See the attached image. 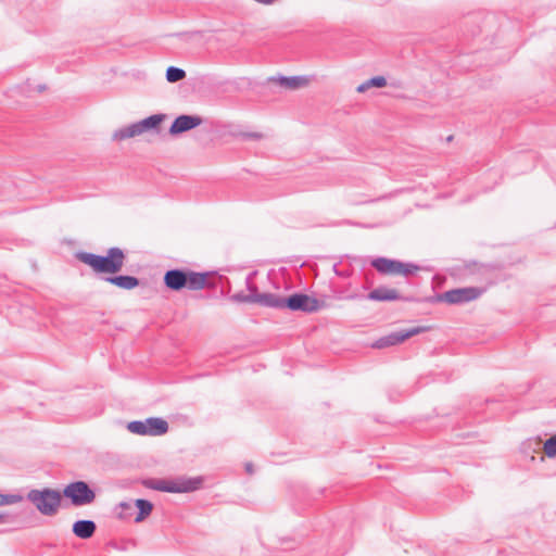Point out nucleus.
I'll use <instances>...</instances> for the list:
<instances>
[{"label": "nucleus", "mask_w": 556, "mask_h": 556, "mask_svg": "<svg viewBox=\"0 0 556 556\" xmlns=\"http://www.w3.org/2000/svg\"><path fill=\"white\" fill-rule=\"evenodd\" d=\"M76 258L88 265L96 274L106 275L121 271L125 265L126 255L121 248L114 247L105 255L89 252H77Z\"/></svg>", "instance_id": "1"}, {"label": "nucleus", "mask_w": 556, "mask_h": 556, "mask_svg": "<svg viewBox=\"0 0 556 556\" xmlns=\"http://www.w3.org/2000/svg\"><path fill=\"white\" fill-rule=\"evenodd\" d=\"M206 273H195L192 270L170 269L164 275L165 286L173 291H179L182 288L194 291L201 290L206 286Z\"/></svg>", "instance_id": "2"}, {"label": "nucleus", "mask_w": 556, "mask_h": 556, "mask_svg": "<svg viewBox=\"0 0 556 556\" xmlns=\"http://www.w3.org/2000/svg\"><path fill=\"white\" fill-rule=\"evenodd\" d=\"M27 500L45 516H54L61 505L62 495L58 490H30Z\"/></svg>", "instance_id": "3"}, {"label": "nucleus", "mask_w": 556, "mask_h": 556, "mask_svg": "<svg viewBox=\"0 0 556 556\" xmlns=\"http://www.w3.org/2000/svg\"><path fill=\"white\" fill-rule=\"evenodd\" d=\"M148 488L169 493H187L200 489L201 478L178 477L174 479L149 480L144 482Z\"/></svg>", "instance_id": "4"}, {"label": "nucleus", "mask_w": 556, "mask_h": 556, "mask_svg": "<svg viewBox=\"0 0 556 556\" xmlns=\"http://www.w3.org/2000/svg\"><path fill=\"white\" fill-rule=\"evenodd\" d=\"M371 266L382 275H401L408 277L419 270V266L413 263H403L397 260L377 257L371 261Z\"/></svg>", "instance_id": "5"}, {"label": "nucleus", "mask_w": 556, "mask_h": 556, "mask_svg": "<svg viewBox=\"0 0 556 556\" xmlns=\"http://www.w3.org/2000/svg\"><path fill=\"white\" fill-rule=\"evenodd\" d=\"M63 495L70 498L74 506L91 504L96 498V493L85 481H75L67 484L63 490Z\"/></svg>", "instance_id": "6"}, {"label": "nucleus", "mask_w": 556, "mask_h": 556, "mask_svg": "<svg viewBox=\"0 0 556 556\" xmlns=\"http://www.w3.org/2000/svg\"><path fill=\"white\" fill-rule=\"evenodd\" d=\"M324 306V303L317 299L304 293H294L285 301V307L290 311H300L303 313H315Z\"/></svg>", "instance_id": "7"}, {"label": "nucleus", "mask_w": 556, "mask_h": 556, "mask_svg": "<svg viewBox=\"0 0 556 556\" xmlns=\"http://www.w3.org/2000/svg\"><path fill=\"white\" fill-rule=\"evenodd\" d=\"M482 293L483 289L477 287L457 288L442 293L439 300L448 304H463L478 299Z\"/></svg>", "instance_id": "8"}, {"label": "nucleus", "mask_w": 556, "mask_h": 556, "mask_svg": "<svg viewBox=\"0 0 556 556\" xmlns=\"http://www.w3.org/2000/svg\"><path fill=\"white\" fill-rule=\"evenodd\" d=\"M426 330H427V327L419 326V327L410 328L408 330H401V331L392 332V333L377 340L374 343V348L383 349L387 346L396 345V344H400V343L404 342L405 340H407L416 334H419Z\"/></svg>", "instance_id": "9"}, {"label": "nucleus", "mask_w": 556, "mask_h": 556, "mask_svg": "<svg viewBox=\"0 0 556 556\" xmlns=\"http://www.w3.org/2000/svg\"><path fill=\"white\" fill-rule=\"evenodd\" d=\"M202 123L203 119L198 115H179L169 127V134L177 136L200 126Z\"/></svg>", "instance_id": "10"}, {"label": "nucleus", "mask_w": 556, "mask_h": 556, "mask_svg": "<svg viewBox=\"0 0 556 556\" xmlns=\"http://www.w3.org/2000/svg\"><path fill=\"white\" fill-rule=\"evenodd\" d=\"M367 298L371 301L390 302L402 300L403 298L396 289L379 287L370 291Z\"/></svg>", "instance_id": "11"}, {"label": "nucleus", "mask_w": 556, "mask_h": 556, "mask_svg": "<svg viewBox=\"0 0 556 556\" xmlns=\"http://www.w3.org/2000/svg\"><path fill=\"white\" fill-rule=\"evenodd\" d=\"M286 298L274 293H258L255 287L254 303L261 304L266 307L283 308Z\"/></svg>", "instance_id": "12"}, {"label": "nucleus", "mask_w": 556, "mask_h": 556, "mask_svg": "<svg viewBox=\"0 0 556 556\" xmlns=\"http://www.w3.org/2000/svg\"><path fill=\"white\" fill-rule=\"evenodd\" d=\"M101 279L123 290H132L140 283L139 279L134 276H103Z\"/></svg>", "instance_id": "13"}, {"label": "nucleus", "mask_w": 556, "mask_h": 556, "mask_svg": "<svg viewBox=\"0 0 556 556\" xmlns=\"http://www.w3.org/2000/svg\"><path fill=\"white\" fill-rule=\"evenodd\" d=\"M147 435L159 437L168 431V422L163 418L150 417L146 419Z\"/></svg>", "instance_id": "14"}, {"label": "nucleus", "mask_w": 556, "mask_h": 556, "mask_svg": "<svg viewBox=\"0 0 556 556\" xmlns=\"http://www.w3.org/2000/svg\"><path fill=\"white\" fill-rule=\"evenodd\" d=\"M97 526L92 520H78L73 525V533L79 539H90L96 532Z\"/></svg>", "instance_id": "15"}, {"label": "nucleus", "mask_w": 556, "mask_h": 556, "mask_svg": "<svg viewBox=\"0 0 556 556\" xmlns=\"http://www.w3.org/2000/svg\"><path fill=\"white\" fill-rule=\"evenodd\" d=\"M255 273H252L250 274L248 277H247V288L248 290L250 291L249 294H245L244 292H237L235 294H232L230 296V300L232 302H238V303H254V298H255V285H253V277H254Z\"/></svg>", "instance_id": "16"}, {"label": "nucleus", "mask_w": 556, "mask_h": 556, "mask_svg": "<svg viewBox=\"0 0 556 556\" xmlns=\"http://www.w3.org/2000/svg\"><path fill=\"white\" fill-rule=\"evenodd\" d=\"M142 135L139 123H134L128 126H125L121 129H117L113 134V139L121 141L129 138H134L136 136Z\"/></svg>", "instance_id": "17"}, {"label": "nucleus", "mask_w": 556, "mask_h": 556, "mask_svg": "<svg viewBox=\"0 0 556 556\" xmlns=\"http://www.w3.org/2000/svg\"><path fill=\"white\" fill-rule=\"evenodd\" d=\"M279 83L282 87L294 90V89L307 86L309 80L305 76H292V77H281L279 79Z\"/></svg>", "instance_id": "18"}, {"label": "nucleus", "mask_w": 556, "mask_h": 556, "mask_svg": "<svg viewBox=\"0 0 556 556\" xmlns=\"http://www.w3.org/2000/svg\"><path fill=\"white\" fill-rule=\"evenodd\" d=\"M166 118L165 114H154L147 118L139 121L141 132H147L151 129L157 128L159 125Z\"/></svg>", "instance_id": "19"}, {"label": "nucleus", "mask_w": 556, "mask_h": 556, "mask_svg": "<svg viewBox=\"0 0 556 556\" xmlns=\"http://www.w3.org/2000/svg\"><path fill=\"white\" fill-rule=\"evenodd\" d=\"M135 506L139 509V513H138L137 517L135 518L136 522L143 521L152 513V509H153L152 503L150 501L143 500V498L136 500Z\"/></svg>", "instance_id": "20"}, {"label": "nucleus", "mask_w": 556, "mask_h": 556, "mask_svg": "<svg viewBox=\"0 0 556 556\" xmlns=\"http://www.w3.org/2000/svg\"><path fill=\"white\" fill-rule=\"evenodd\" d=\"M186 77V72L182 68L169 66L166 71V79L169 83H177Z\"/></svg>", "instance_id": "21"}, {"label": "nucleus", "mask_w": 556, "mask_h": 556, "mask_svg": "<svg viewBox=\"0 0 556 556\" xmlns=\"http://www.w3.org/2000/svg\"><path fill=\"white\" fill-rule=\"evenodd\" d=\"M127 430L139 435H147L146 420H134L127 424Z\"/></svg>", "instance_id": "22"}, {"label": "nucleus", "mask_w": 556, "mask_h": 556, "mask_svg": "<svg viewBox=\"0 0 556 556\" xmlns=\"http://www.w3.org/2000/svg\"><path fill=\"white\" fill-rule=\"evenodd\" d=\"M543 451L549 458L556 456V433L544 442Z\"/></svg>", "instance_id": "23"}, {"label": "nucleus", "mask_w": 556, "mask_h": 556, "mask_svg": "<svg viewBox=\"0 0 556 556\" xmlns=\"http://www.w3.org/2000/svg\"><path fill=\"white\" fill-rule=\"evenodd\" d=\"M22 501V496L14 494H0V506L15 504Z\"/></svg>", "instance_id": "24"}, {"label": "nucleus", "mask_w": 556, "mask_h": 556, "mask_svg": "<svg viewBox=\"0 0 556 556\" xmlns=\"http://www.w3.org/2000/svg\"><path fill=\"white\" fill-rule=\"evenodd\" d=\"M369 88L377 87L382 88L387 85V79L383 76H376L367 80Z\"/></svg>", "instance_id": "25"}, {"label": "nucleus", "mask_w": 556, "mask_h": 556, "mask_svg": "<svg viewBox=\"0 0 556 556\" xmlns=\"http://www.w3.org/2000/svg\"><path fill=\"white\" fill-rule=\"evenodd\" d=\"M369 89V85H368V81H364L363 84H361L358 87H357V91L358 92H365L366 90Z\"/></svg>", "instance_id": "26"}, {"label": "nucleus", "mask_w": 556, "mask_h": 556, "mask_svg": "<svg viewBox=\"0 0 556 556\" xmlns=\"http://www.w3.org/2000/svg\"><path fill=\"white\" fill-rule=\"evenodd\" d=\"M119 507L123 509V510H130L132 508V505L130 503H126V502H122L119 504Z\"/></svg>", "instance_id": "27"}, {"label": "nucleus", "mask_w": 556, "mask_h": 556, "mask_svg": "<svg viewBox=\"0 0 556 556\" xmlns=\"http://www.w3.org/2000/svg\"><path fill=\"white\" fill-rule=\"evenodd\" d=\"M256 2L258 3H262V4H273L276 0H255Z\"/></svg>", "instance_id": "28"}, {"label": "nucleus", "mask_w": 556, "mask_h": 556, "mask_svg": "<svg viewBox=\"0 0 556 556\" xmlns=\"http://www.w3.org/2000/svg\"><path fill=\"white\" fill-rule=\"evenodd\" d=\"M245 469L249 473H252L253 472V468H252V464H247L245 465Z\"/></svg>", "instance_id": "29"}, {"label": "nucleus", "mask_w": 556, "mask_h": 556, "mask_svg": "<svg viewBox=\"0 0 556 556\" xmlns=\"http://www.w3.org/2000/svg\"><path fill=\"white\" fill-rule=\"evenodd\" d=\"M249 137L254 138V139H260L262 137V135L255 132V134H250Z\"/></svg>", "instance_id": "30"}, {"label": "nucleus", "mask_w": 556, "mask_h": 556, "mask_svg": "<svg viewBox=\"0 0 556 556\" xmlns=\"http://www.w3.org/2000/svg\"><path fill=\"white\" fill-rule=\"evenodd\" d=\"M5 522V516L0 514V523H3Z\"/></svg>", "instance_id": "31"}]
</instances>
